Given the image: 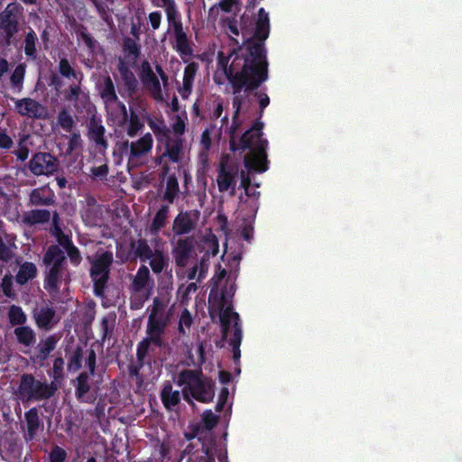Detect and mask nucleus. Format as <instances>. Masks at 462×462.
<instances>
[{
    "label": "nucleus",
    "mask_w": 462,
    "mask_h": 462,
    "mask_svg": "<svg viewBox=\"0 0 462 462\" xmlns=\"http://www.w3.org/2000/svg\"><path fill=\"white\" fill-rule=\"evenodd\" d=\"M8 318L12 325H22L26 321V315L21 307L12 305L8 310Z\"/></svg>",
    "instance_id": "nucleus-41"
},
{
    "label": "nucleus",
    "mask_w": 462,
    "mask_h": 462,
    "mask_svg": "<svg viewBox=\"0 0 462 462\" xmlns=\"http://www.w3.org/2000/svg\"><path fill=\"white\" fill-rule=\"evenodd\" d=\"M202 452L204 456H200L199 453H193L188 462H214V454L211 448L206 447L203 444Z\"/></svg>",
    "instance_id": "nucleus-44"
},
{
    "label": "nucleus",
    "mask_w": 462,
    "mask_h": 462,
    "mask_svg": "<svg viewBox=\"0 0 462 462\" xmlns=\"http://www.w3.org/2000/svg\"><path fill=\"white\" fill-rule=\"evenodd\" d=\"M147 124L154 134H163L166 132L167 126L165 123L158 118L148 117Z\"/></svg>",
    "instance_id": "nucleus-52"
},
{
    "label": "nucleus",
    "mask_w": 462,
    "mask_h": 462,
    "mask_svg": "<svg viewBox=\"0 0 462 462\" xmlns=\"http://www.w3.org/2000/svg\"><path fill=\"white\" fill-rule=\"evenodd\" d=\"M14 335L20 344L30 346L35 343V334L33 330L27 326H21L14 329Z\"/></svg>",
    "instance_id": "nucleus-31"
},
{
    "label": "nucleus",
    "mask_w": 462,
    "mask_h": 462,
    "mask_svg": "<svg viewBox=\"0 0 462 462\" xmlns=\"http://www.w3.org/2000/svg\"><path fill=\"white\" fill-rule=\"evenodd\" d=\"M97 87L100 97L106 103H113L116 101L117 96L110 77L106 76L99 79Z\"/></svg>",
    "instance_id": "nucleus-24"
},
{
    "label": "nucleus",
    "mask_w": 462,
    "mask_h": 462,
    "mask_svg": "<svg viewBox=\"0 0 462 462\" xmlns=\"http://www.w3.org/2000/svg\"><path fill=\"white\" fill-rule=\"evenodd\" d=\"M15 109L22 116L32 119H45L48 116V109L37 100L30 97L17 99L14 102Z\"/></svg>",
    "instance_id": "nucleus-14"
},
{
    "label": "nucleus",
    "mask_w": 462,
    "mask_h": 462,
    "mask_svg": "<svg viewBox=\"0 0 462 462\" xmlns=\"http://www.w3.org/2000/svg\"><path fill=\"white\" fill-rule=\"evenodd\" d=\"M193 244L190 238H180L177 240L172 250L173 258L179 270L177 276L181 280L202 282L209 268L206 256H203L199 263L191 267H187L191 257Z\"/></svg>",
    "instance_id": "nucleus-4"
},
{
    "label": "nucleus",
    "mask_w": 462,
    "mask_h": 462,
    "mask_svg": "<svg viewBox=\"0 0 462 462\" xmlns=\"http://www.w3.org/2000/svg\"><path fill=\"white\" fill-rule=\"evenodd\" d=\"M113 262V254L107 251H98L91 260L90 275L94 282L95 293L103 294V290L108 280L110 265Z\"/></svg>",
    "instance_id": "nucleus-8"
},
{
    "label": "nucleus",
    "mask_w": 462,
    "mask_h": 462,
    "mask_svg": "<svg viewBox=\"0 0 462 462\" xmlns=\"http://www.w3.org/2000/svg\"><path fill=\"white\" fill-rule=\"evenodd\" d=\"M125 49L133 55L137 56L139 53V48L136 42L132 39H126L125 41Z\"/></svg>",
    "instance_id": "nucleus-64"
},
{
    "label": "nucleus",
    "mask_w": 462,
    "mask_h": 462,
    "mask_svg": "<svg viewBox=\"0 0 462 462\" xmlns=\"http://www.w3.org/2000/svg\"><path fill=\"white\" fill-rule=\"evenodd\" d=\"M37 36L32 29L26 33L24 39V52L28 57L35 58Z\"/></svg>",
    "instance_id": "nucleus-40"
},
{
    "label": "nucleus",
    "mask_w": 462,
    "mask_h": 462,
    "mask_svg": "<svg viewBox=\"0 0 462 462\" xmlns=\"http://www.w3.org/2000/svg\"><path fill=\"white\" fill-rule=\"evenodd\" d=\"M253 171H242L240 173L241 182L240 186L245 189V194L246 197L251 198V202L249 204L251 212L254 213L256 212L258 208L257 200L260 196V192L256 190H251V172Z\"/></svg>",
    "instance_id": "nucleus-23"
},
{
    "label": "nucleus",
    "mask_w": 462,
    "mask_h": 462,
    "mask_svg": "<svg viewBox=\"0 0 462 462\" xmlns=\"http://www.w3.org/2000/svg\"><path fill=\"white\" fill-rule=\"evenodd\" d=\"M180 400V392L178 390L174 391L170 383L165 384L162 391V401L165 407L171 409L179 403Z\"/></svg>",
    "instance_id": "nucleus-30"
},
{
    "label": "nucleus",
    "mask_w": 462,
    "mask_h": 462,
    "mask_svg": "<svg viewBox=\"0 0 462 462\" xmlns=\"http://www.w3.org/2000/svg\"><path fill=\"white\" fill-rule=\"evenodd\" d=\"M168 33L171 46L187 61L193 53L192 42L183 29L181 16L168 22Z\"/></svg>",
    "instance_id": "nucleus-9"
},
{
    "label": "nucleus",
    "mask_w": 462,
    "mask_h": 462,
    "mask_svg": "<svg viewBox=\"0 0 462 462\" xmlns=\"http://www.w3.org/2000/svg\"><path fill=\"white\" fill-rule=\"evenodd\" d=\"M171 128L173 133L177 135L176 137H180L186 130L185 118L180 116H176L173 119Z\"/></svg>",
    "instance_id": "nucleus-53"
},
{
    "label": "nucleus",
    "mask_w": 462,
    "mask_h": 462,
    "mask_svg": "<svg viewBox=\"0 0 462 462\" xmlns=\"http://www.w3.org/2000/svg\"><path fill=\"white\" fill-rule=\"evenodd\" d=\"M60 337L56 335H51L45 339L41 340L39 343V351L43 358L47 357L50 353L56 347Z\"/></svg>",
    "instance_id": "nucleus-38"
},
{
    "label": "nucleus",
    "mask_w": 462,
    "mask_h": 462,
    "mask_svg": "<svg viewBox=\"0 0 462 462\" xmlns=\"http://www.w3.org/2000/svg\"><path fill=\"white\" fill-rule=\"evenodd\" d=\"M24 424L23 430L24 431V439L26 441L32 440L38 433L42 430V424L41 423L38 411L35 408L29 410L24 414Z\"/></svg>",
    "instance_id": "nucleus-19"
},
{
    "label": "nucleus",
    "mask_w": 462,
    "mask_h": 462,
    "mask_svg": "<svg viewBox=\"0 0 462 462\" xmlns=\"http://www.w3.org/2000/svg\"><path fill=\"white\" fill-rule=\"evenodd\" d=\"M19 13L20 6L16 4H10L0 14V29L4 30L9 38L17 32Z\"/></svg>",
    "instance_id": "nucleus-16"
},
{
    "label": "nucleus",
    "mask_w": 462,
    "mask_h": 462,
    "mask_svg": "<svg viewBox=\"0 0 462 462\" xmlns=\"http://www.w3.org/2000/svg\"><path fill=\"white\" fill-rule=\"evenodd\" d=\"M58 159L49 152H37L29 162V170L35 176H50L59 170Z\"/></svg>",
    "instance_id": "nucleus-10"
},
{
    "label": "nucleus",
    "mask_w": 462,
    "mask_h": 462,
    "mask_svg": "<svg viewBox=\"0 0 462 462\" xmlns=\"http://www.w3.org/2000/svg\"><path fill=\"white\" fill-rule=\"evenodd\" d=\"M55 230H56V236H57L58 242L61 246L64 247L65 250L68 249L69 246L73 245L72 243L70 242L69 236L62 234L60 229L56 228Z\"/></svg>",
    "instance_id": "nucleus-59"
},
{
    "label": "nucleus",
    "mask_w": 462,
    "mask_h": 462,
    "mask_svg": "<svg viewBox=\"0 0 462 462\" xmlns=\"http://www.w3.org/2000/svg\"><path fill=\"white\" fill-rule=\"evenodd\" d=\"M177 383L182 386V394L188 402H192L191 397L201 402H209L214 398L213 382L198 371H182Z\"/></svg>",
    "instance_id": "nucleus-5"
},
{
    "label": "nucleus",
    "mask_w": 462,
    "mask_h": 462,
    "mask_svg": "<svg viewBox=\"0 0 462 462\" xmlns=\"http://www.w3.org/2000/svg\"><path fill=\"white\" fill-rule=\"evenodd\" d=\"M237 170L222 165L217 178V187L220 192L230 189L232 196L236 193Z\"/></svg>",
    "instance_id": "nucleus-18"
},
{
    "label": "nucleus",
    "mask_w": 462,
    "mask_h": 462,
    "mask_svg": "<svg viewBox=\"0 0 462 462\" xmlns=\"http://www.w3.org/2000/svg\"><path fill=\"white\" fill-rule=\"evenodd\" d=\"M105 129L102 125L93 124L90 128V135L97 144L106 147V141L104 139Z\"/></svg>",
    "instance_id": "nucleus-46"
},
{
    "label": "nucleus",
    "mask_w": 462,
    "mask_h": 462,
    "mask_svg": "<svg viewBox=\"0 0 462 462\" xmlns=\"http://www.w3.org/2000/svg\"><path fill=\"white\" fill-rule=\"evenodd\" d=\"M150 291H135L133 290L130 297V308L132 310H140L143 308L144 302L151 296Z\"/></svg>",
    "instance_id": "nucleus-36"
},
{
    "label": "nucleus",
    "mask_w": 462,
    "mask_h": 462,
    "mask_svg": "<svg viewBox=\"0 0 462 462\" xmlns=\"http://www.w3.org/2000/svg\"><path fill=\"white\" fill-rule=\"evenodd\" d=\"M86 365L90 371L91 374H94L95 373V367H96V353L94 350L88 351V356L86 361Z\"/></svg>",
    "instance_id": "nucleus-60"
},
{
    "label": "nucleus",
    "mask_w": 462,
    "mask_h": 462,
    "mask_svg": "<svg viewBox=\"0 0 462 462\" xmlns=\"http://www.w3.org/2000/svg\"><path fill=\"white\" fill-rule=\"evenodd\" d=\"M138 252L143 260H149L153 273H160L168 264V257L159 247L152 250L148 245L142 243L138 246Z\"/></svg>",
    "instance_id": "nucleus-15"
},
{
    "label": "nucleus",
    "mask_w": 462,
    "mask_h": 462,
    "mask_svg": "<svg viewBox=\"0 0 462 462\" xmlns=\"http://www.w3.org/2000/svg\"><path fill=\"white\" fill-rule=\"evenodd\" d=\"M139 76L143 87L152 97L157 101H163L164 97L160 80L148 61L142 62Z\"/></svg>",
    "instance_id": "nucleus-12"
},
{
    "label": "nucleus",
    "mask_w": 462,
    "mask_h": 462,
    "mask_svg": "<svg viewBox=\"0 0 462 462\" xmlns=\"http://www.w3.org/2000/svg\"><path fill=\"white\" fill-rule=\"evenodd\" d=\"M24 72L25 69L23 65H19L15 68L11 76V82L13 83V85L19 86L22 84L24 77Z\"/></svg>",
    "instance_id": "nucleus-54"
},
{
    "label": "nucleus",
    "mask_w": 462,
    "mask_h": 462,
    "mask_svg": "<svg viewBox=\"0 0 462 462\" xmlns=\"http://www.w3.org/2000/svg\"><path fill=\"white\" fill-rule=\"evenodd\" d=\"M58 123L60 126L67 132H70L74 125L73 117L66 110L60 112L58 116Z\"/></svg>",
    "instance_id": "nucleus-47"
},
{
    "label": "nucleus",
    "mask_w": 462,
    "mask_h": 462,
    "mask_svg": "<svg viewBox=\"0 0 462 462\" xmlns=\"http://www.w3.org/2000/svg\"><path fill=\"white\" fill-rule=\"evenodd\" d=\"M199 66L196 62L189 63L184 69L182 86L179 88L178 92L183 99H187L193 88V82L198 71Z\"/></svg>",
    "instance_id": "nucleus-21"
},
{
    "label": "nucleus",
    "mask_w": 462,
    "mask_h": 462,
    "mask_svg": "<svg viewBox=\"0 0 462 462\" xmlns=\"http://www.w3.org/2000/svg\"><path fill=\"white\" fill-rule=\"evenodd\" d=\"M66 251L69 257L70 262L74 265H79V263L81 262V256H80V254H79V251L78 250V248L76 246L72 245V246H69L68 249H66Z\"/></svg>",
    "instance_id": "nucleus-57"
},
{
    "label": "nucleus",
    "mask_w": 462,
    "mask_h": 462,
    "mask_svg": "<svg viewBox=\"0 0 462 462\" xmlns=\"http://www.w3.org/2000/svg\"><path fill=\"white\" fill-rule=\"evenodd\" d=\"M152 3L154 6L164 9L167 23L181 16L174 0H152Z\"/></svg>",
    "instance_id": "nucleus-28"
},
{
    "label": "nucleus",
    "mask_w": 462,
    "mask_h": 462,
    "mask_svg": "<svg viewBox=\"0 0 462 462\" xmlns=\"http://www.w3.org/2000/svg\"><path fill=\"white\" fill-rule=\"evenodd\" d=\"M37 273V269L34 263L25 262L23 263L16 274V282L19 284H24L29 280L32 279Z\"/></svg>",
    "instance_id": "nucleus-32"
},
{
    "label": "nucleus",
    "mask_w": 462,
    "mask_h": 462,
    "mask_svg": "<svg viewBox=\"0 0 462 462\" xmlns=\"http://www.w3.org/2000/svg\"><path fill=\"white\" fill-rule=\"evenodd\" d=\"M179 441L172 438L168 437L159 445V454L162 461L169 460L171 458V451L177 448Z\"/></svg>",
    "instance_id": "nucleus-34"
},
{
    "label": "nucleus",
    "mask_w": 462,
    "mask_h": 462,
    "mask_svg": "<svg viewBox=\"0 0 462 462\" xmlns=\"http://www.w3.org/2000/svg\"><path fill=\"white\" fill-rule=\"evenodd\" d=\"M119 72L127 90L130 93H134L138 87L134 74L124 63L120 64Z\"/></svg>",
    "instance_id": "nucleus-33"
},
{
    "label": "nucleus",
    "mask_w": 462,
    "mask_h": 462,
    "mask_svg": "<svg viewBox=\"0 0 462 462\" xmlns=\"http://www.w3.org/2000/svg\"><path fill=\"white\" fill-rule=\"evenodd\" d=\"M226 276V272L225 269H221V266H217V270L214 275V277L211 279L214 287L217 288L221 282V281Z\"/></svg>",
    "instance_id": "nucleus-61"
},
{
    "label": "nucleus",
    "mask_w": 462,
    "mask_h": 462,
    "mask_svg": "<svg viewBox=\"0 0 462 462\" xmlns=\"http://www.w3.org/2000/svg\"><path fill=\"white\" fill-rule=\"evenodd\" d=\"M88 381L89 376L85 372L81 373L77 378L76 395L80 400H83L85 398V395L88 393L90 389Z\"/></svg>",
    "instance_id": "nucleus-37"
},
{
    "label": "nucleus",
    "mask_w": 462,
    "mask_h": 462,
    "mask_svg": "<svg viewBox=\"0 0 462 462\" xmlns=\"http://www.w3.org/2000/svg\"><path fill=\"white\" fill-rule=\"evenodd\" d=\"M204 247L206 249V258H208L209 254L213 256L216 255L218 253V242L216 236H208L204 242ZM207 260L208 261V259Z\"/></svg>",
    "instance_id": "nucleus-51"
},
{
    "label": "nucleus",
    "mask_w": 462,
    "mask_h": 462,
    "mask_svg": "<svg viewBox=\"0 0 462 462\" xmlns=\"http://www.w3.org/2000/svg\"><path fill=\"white\" fill-rule=\"evenodd\" d=\"M66 455V451L63 448L56 447L50 454V462H63Z\"/></svg>",
    "instance_id": "nucleus-55"
},
{
    "label": "nucleus",
    "mask_w": 462,
    "mask_h": 462,
    "mask_svg": "<svg viewBox=\"0 0 462 462\" xmlns=\"http://www.w3.org/2000/svg\"><path fill=\"white\" fill-rule=\"evenodd\" d=\"M59 71L65 78H68V79L74 78L77 79H79L78 73L70 66V64L67 59H61L60 60Z\"/></svg>",
    "instance_id": "nucleus-50"
},
{
    "label": "nucleus",
    "mask_w": 462,
    "mask_h": 462,
    "mask_svg": "<svg viewBox=\"0 0 462 462\" xmlns=\"http://www.w3.org/2000/svg\"><path fill=\"white\" fill-rule=\"evenodd\" d=\"M153 146V139L151 134L147 133L138 140L130 143L128 162L137 165L143 163L145 158L151 152Z\"/></svg>",
    "instance_id": "nucleus-13"
},
{
    "label": "nucleus",
    "mask_w": 462,
    "mask_h": 462,
    "mask_svg": "<svg viewBox=\"0 0 462 462\" xmlns=\"http://www.w3.org/2000/svg\"><path fill=\"white\" fill-rule=\"evenodd\" d=\"M226 34L236 45L241 34L243 45L226 56L218 52L217 66L213 79L222 85L228 80L233 88V123L230 127L231 150H248L244 158L246 170L263 172L267 170V141L262 137V125L256 123L236 143V132L241 126L242 113L246 112L249 93L267 79V61L263 42L269 36V16L263 8L258 12L254 23L249 15L241 17L240 28L234 19L223 21Z\"/></svg>",
    "instance_id": "nucleus-1"
},
{
    "label": "nucleus",
    "mask_w": 462,
    "mask_h": 462,
    "mask_svg": "<svg viewBox=\"0 0 462 462\" xmlns=\"http://www.w3.org/2000/svg\"><path fill=\"white\" fill-rule=\"evenodd\" d=\"M107 171H108L107 166L105 164L91 168V174L95 178L103 179L106 176Z\"/></svg>",
    "instance_id": "nucleus-62"
},
{
    "label": "nucleus",
    "mask_w": 462,
    "mask_h": 462,
    "mask_svg": "<svg viewBox=\"0 0 462 462\" xmlns=\"http://www.w3.org/2000/svg\"><path fill=\"white\" fill-rule=\"evenodd\" d=\"M14 245L7 241L5 236L0 234V259L3 261H9L14 256L13 251Z\"/></svg>",
    "instance_id": "nucleus-42"
},
{
    "label": "nucleus",
    "mask_w": 462,
    "mask_h": 462,
    "mask_svg": "<svg viewBox=\"0 0 462 462\" xmlns=\"http://www.w3.org/2000/svg\"><path fill=\"white\" fill-rule=\"evenodd\" d=\"M192 324V317L188 310H184L181 312L179 320L178 330L180 334H186L187 330L189 329Z\"/></svg>",
    "instance_id": "nucleus-49"
},
{
    "label": "nucleus",
    "mask_w": 462,
    "mask_h": 462,
    "mask_svg": "<svg viewBox=\"0 0 462 462\" xmlns=\"http://www.w3.org/2000/svg\"><path fill=\"white\" fill-rule=\"evenodd\" d=\"M148 19L152 30H157L160 28L162 22V14L159 11L150 13Z\"/></svg>",
    "instance_id": "nucleus-58"
},
{
    "label": "nucleus",
    "mask_w": 462,
    "mask_h": 462,
    "mask_svg": "<svg viewBox=\"0 0 462 462\" xmlns=\"http://www.w3.org/2000/svg\"><path fill=\"white\" fill-rule=\"evenodd\" d=\"M170 297H155L146 311L149 313L145 328V337L138 344L136 356L138 366L151 362L155 357L156 348L165 345L164 335L173 315V306H169Z\"/></svg>",
    "instance_id": "nucleus-2"
},
{
    "label": "nucleus",
    "mask_w": 462,
    "mask_h": 462,
    "mask_svg": "<svg viewBox=\"0 0 462 462\" xmlns=\"http://www.w3.org/2000/svg\"><path fill=\"white\" fill-rule=\"evenodd\" d=\"M180 189L177 178L174 175L169 176L166 181V189L163 194V199L169 203H172L179 196Z\"/></svg>",
    "instance_id": "nucleus-35"
},
{
    "label": "nucleus",
    "mask_w": 462,
    "mask_h": 462,
    "mask_svg": "<svg viewBox=\"0 0 462 462\" xmlns=\"http://www.w3.org/2000/svg\"><path fill=\"white\" fill-rule=\"evenodd\" d=\"M203 421L208 429H212L217 422V417L210 410H208L203 413Z\"/></svg>",
    "instance_id": "nucleus-56"
},
{
    "label": "nucleus",
    "mask_w": 462,
    "mask_h": 462,
    "mask_svg": "<svg viewBox=\"0 0 462 462\" xmlns=\"http://www.w3.org/2000/svg\"><path fill=\"white\" fill-rule=\"evenodd\" d=\"M200 144L202 145L204 150H208L211 145V138L210 132L208 129H206L202 132L200 135Z\"/></svg>",
    "instance_id": "nucleus-63"
},
{
    "label": "nucleus",
    "mask_w": 462,
    "mask_h": 462,
    "mask_svg": "<svg viewBox=\"0 0 462 462\" xmlns=\"http://www.w3.org/2000/svg\"><path fill=\"white\" fill-rule=\"evenodd\" d=\"M30 201L33 205H51L54 194L48 187L34 189L30 194Z\"/></svg>",
    "instance_id": "nucleus-26"
},
{
    "label": "nucleus",
    "mask_w": 462,
    "mask_h": 462,
    "mask_svg": "<svg viewBox=\"0 0 462 462\" xmlns=\"http://www.w3.org/2000/svg\"><path fill=\"white\" fill-rule=\"evenodd\" d=\"M236 291L235 280L228 276L225 289L221 292L219 300H211L212 291L209 295L211 312H217L222 326L223 337L228 340L232 346L235 360L240 358V345L242 341V328L239 316L232 309V298Z\"/></svg>",
    "instance_id": "nucleus-3"
},
{
    "label": "nucleus",
    "mask_w": 462,
    "mask_h": 462,
    "mask_svg": "<svg viewBox=\"0 0 462 462\" xmlns=\"http://www.w3.org/2000/svg\"><path fill=\"white\" fill-rule=\"evenodd\" d=\"M185 146L181 137L170 138L166 143L165 152L157 160L158 163H162L164 157H169L172 162L180 163L185 160Z\"/></svg>",
    "instance_id": "nucleus-17"
},
{
    "label": "nucleus",
    "mask_w": 462,
    "mask_h": 462,
    "mask_svg": "<svg viewBox=\"0 0 462 462\" xmlns=\"http://www.w3.org/2000/svg\"><path fill=\"white\" fill-rule=\"evenodd\" d=\"M51 213L45 209H36L29 212L25 221L30 224L46 223L50 220Z\"/></svg>",
    "instance_id": "nucleus-39"
},
{
    "label": "nucleus",
    "mask_w": 462,
    "mask_h": 462,
    "mask_svg": "<svg viewBox=\"0 0 462 462\" xmlns=\"http://www.w3.org/2000/svg\"><path fill=\"white\" fill-rule=\"evenodd\" d=\"M66 97L75 106H84L88 102V96L77 85L69 87Z\"/></svg>",
    "instance_id": "nucleus-29"
},
{
    "label": "nucleus",
    "mask_w": 462,
    "mask_h": 462,
    "mask_svg": "<svg viewBox=\"0 0 462 462\" xmlns=\"http://www.w3.org/2000/svg\"><path fill=\"white\" fill-rule=\"evenodd\" d=\"M33 315L38 327L46 330L51 329L59 321L54 309L47 305L36 308Z\"/></svg>",
    "instance_id": "nucleus-20"
},
{
    "label": "nucleus",
    "mask_w": 462,
    "mask_h": 462,
    "mask_svg": "<svg viewBox=\"0 0 462 462\" xmlns=\"http://www.w3.org/2000/svg\"><path fill=\"white\" fill-rule=\"evenodd\" d=\"M122 115L123 121L126 123L125 130L129 136L133 137L136 135L137 133L143 128V124L141 122L137 114L132 109H130V116L128 121L126 122L127 112L125 105L122 106Z\"/></svg>",
    "instance_id": "nucleus-25"
},
{
    "label": "nucleus",
    "mask_w": 462,
    "mask_h": 462,
    "mask_svg": "<svg viewBox=\"0 0 462 462\" xmlns=\"http://www.w3.org/2000/svg\"><path fill=\"white\" fill-rule=\"evenodd\" d=\"M200 282H189L188 284H181L178 289V294L182 300H188L189 296L196 292L198 290V283Z\"/></svg>",
    "instance_id": "nucleus-45"
},
{
    "label": "nucleus",
    "mask_w": 462,
    "mask_h": 462,
    "mask_svg": "<svg viewBox=\"0 0 462 462\" xmlns=\"http://www.w3.org/2000/svg\"><path fill=\"white\" fill-rule=\"evenodd\" d=\"M57 390L53 383L37 380L32 374H23L16 392L17 398L23 402L42 401L54 395Z\"/></svg>",
    "instance_id": "nucleus-7"
},
{
    "label": "nucleus",
    "mask_w": 462,
    "mask_h": 462,
    "mask_svg": "<svg viewBox=\"0 0 462 462\" xmlns=\"http://www.w3.org/2000/svg\"><path fill=\"white\" fill-rule=\"evenodd\" d=\"M80 40L92 54L100 51L99 43L88 33L84 32H80Z\"/></svg>",
    "instance_id": "nucleus-48"
},
{
    "label": "nucleus",
    "mask_w": 462,
    "mask_h": 462,
    "mask_svg": "<svg viewBox=\"0 0 462 462\" xmlns=\"http://www.w3.org/2000/svg\"><path fill=\"white\" fill-rule=\"evenodd\" d=\"M200 213L198 210L180 212L172 222V233L174 236H182L192 232L199 223Z\"/></svg>",
    "instance_id": "nucleus-11"
},
{
    "label": "nucleus",
    "mask_w": 462,
    "mask_h": 462,
    "mask_svg": "<svg viewBox=\"0 0 462 462\" xmlns=\"http://www.w3.org/2000/svg\"><path fill=\"white\" fill-rule=\"evenodd\" d=\"M220 8L223 12L236 14L240 11L239 0H221L217 5L211 8Z\"/></svg>",
    "instance_id": "nucleus-43"
},
{
    "label": "nucleus",
    "mask_w": 462,
    "mask_h": 462,
    "mask_svg": "<svg viewBox=\"0 0 462 462\" xmlns=\"http://www.w3.org/2000/svg\"><path fill=\"white\" fill-rule=\"evenodd\" d=\"M153 285L154 283L153 281L151 279L150 271L148 267H146L145 265H142L138 269L133 280L132 289L139 291H143L152 292Z\"/></svg>",
    "instance_id": "nucleus-22"
},
{
    "label": "nucleus",
    "mask_w": 462,
    "mask_h": 462,
    "mask_svg": "<svg viewBox=\"0 0 462 462\" xmlns=\"http://www.w3.org/2000/svg\"><path fill=\"white\" fill-rule=\"evenodd\" d=\"M169 212L170 207L168 205H162L158 209L150 226V232L152 235H157L165 226Z\"/></svg>",
    "instance_id": "nucleus-27"
},
{
    "label": "nucleus",
    "mask_w": 462,
    "mask_h": 462,
    "mask_svg": "<svg viewBox=\"0 0 462 462\" xmlns=\"http://www.w3.org/2000/svg\"><path fill=\"white\" fill-rule=\"evenodd\" d=\"M43 262L47 268L45 288L50 291H57L62 282L67 284L69 281L64 253L58 245H51L46 251Z\"/></svg>",
    "instance_id": "nucleus-6"
}]
</instances>
